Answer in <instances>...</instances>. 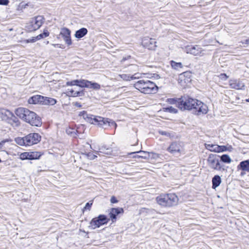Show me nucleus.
<instances>
[{
  "label": "nucleus",
  "instance_id": "f257e3e1",
  "mask_svg": "<svg viewBox=\"0 0 249 249\" xmlns=\"http://www.w3.org/2000/svg\"><path fill=\"white\" fill-rule=\"evenodd\" d=\"M178 107L182 110H192L197 115L206 114L208 111L207 106L200 101L189 97H181L176 103Z\"/></svg>",
  "mask_w": 249,
  "mask_h": 249
},
{
  "label": "nucleus",
  "instance_id": "f03ea898",
  "mask_svg": "<svg viewBox=\"0 0 249 249\" xmlns=\"http://www.w3.org/2000/svg\"><path fill=\"white\" fill-rule=\"evenodd\" d=\"M15 113L21 119L33 126H39L41 125L40 118L27 108L18 107L16 110Z\"/></svg>",
  "mask_w": 249,
  "mask_h": 249
},
{
  "label": "nucleus",
  "instance_id": "7ed1b4c3",
  "mask_svg": "<svg viewBox=\"0 0 249 249\" xmlns=\"http://www.w3.org/2000/svg\"><path fill=\"white\" fill-rule=\"evenodd\" d=\"M80 115L82 116L87 122L91 124L99 125L104 129L109 126H113L115 128L117 127V124L114 121L108 118L88 114L85 111L81 112Z\"/></svg>",
  "mask_w": 249,
  "mask_h": 249
},
{
  "label": "nucleus",
  "instance_id": "20e7f679",
  "mask_svg": "<svg viewBox=\"0 0 249 249\" xmlns=\"http://www.w3.org/2000/svg\"><path fill=\"white\" fill-rule=\"evenodd\" d=\"M134 87L144 94L155 93L158 89L156 85L148 80H139L134 84Z\"/></svg>",
  "mask_w": 249,
  "mask_h": 249
},
{
  "label": "nucleus",
  "instance_id": "39448f33",
  "mask_svg": "<svg viewBox=\"0 0 249 249\" xmlns=\"http://www.w3.org/2000/svg\"><path fill=\"white\" fill-rule=\"evenodd\" d=\"M178 200L175 194H161L156 197L157 202L162 207H170L176 205Z\"/></svg>",
  "mask_w": 249,
  "mask_h": 249
},
{
  "label": "nucleus",
  "instance_id": "423d86ee",
  "mask_svg": "<svg viewBox=\"0 0 249 249\" xmlns=\"http://www.w3.org/2000/svg\"><path fill=\"white\" fill-rule=\"evenodd\" d=\"M41 140V136L36 133L28 134L24 137L15 138V141L17 144L21 146H30L39 142Z\"/></svg>",
  "mask_w": 249,
  "mask_h": 249
},
{
  "label": "nucleus",
  "instance_id": "0eeeda50",
  "mask_svg": "<svg viewBox=\"0 0 249 249\" xmlns=\"http://www.w3.org/2000/svg\"><path fill=\"white\" fill-rule=\"evenodd\" d=\"M44 18L41 16H38L32 19L26 27L29 32L36 31L39 29L44 22Z\"/></svg>",
  "mask_w": 249,
  "mask_h": 249
},
{
  "label": "nucleus",
  "instance_id": "6e6552de",
  "mask_svg": "<svg viewBox=\"0 0 249 249\" xmlns=\"http://www.w3.org/2000/svg\"><path fill=\"white\" fill-rule=\"evenodd\" d=\"M0 118L2 121L10 124L15 122L16 119V117L11 111L4 108H0Z\"/></svg>",
  "mask_w": 249,
  "mask_h": 249
},
{
  "label": "nucleus",
  "instance_id": "1a4fd4ad",
  "mask_svg": "<svg viewBox=\"0 0 249 249\" xmlns=\"http://www.w3.org/2000/svg\"><path fill=\"white\" fill-rule=\"evenodd\" d=\"M43 153L37 151H29L21 153L19 155V158L21 160H34L39 159Z\"/></svg>",
  "mask_w": 249,
  "mask_h": 249
},
{
  "label": "nucleus",
  "instance_id": "9d476101",
  "mask_svg": "<svg viewBox=\"0 0 249 249\" xmlns=\"http://www.w3.org/2000/svg\"><path fill=\"white\" fill-rule=\"evenodd\" d=\"M208 164L209 167L214 170H220L221 166L220 162L216 155L210 154L207 159Z\"/></svg>",
  "mask_w": 249,
  "mask_h": 249
},
{
  "label": "nucleus",
  "instance_id": "9b49d317",
  "mask_svg": "<svg viewBox=\"0 0 249 249\" xmlns=\"http://www.w3.org/2000/svg\"><path fill=\"white\" fill-rule=\"evenodd\" d=\"M108 219L105 215H100L97 218H93L90 222V225L93 229L99 228L100 226L107 224Z\"/></svg>",
  "mask_w": 249,
  "mask_h": 249
},
{
  "label": "nucleus",
  "instance_id": "f8f14e48",
  "mask_svg": "<svg viewBox=\"0 0 249 249\" xmlns=\"http://www.w3.org/2000/svg\"><path fill=\"white\" fill-rule=\"evenodd\" d=\"M142 46L149 50H155L157 47V42L153 38L145 37L142 40Z\"/></svg>",
  "mask_w": 249,
  "mask_h": 249
},
{
  "label": "nucleus",
  "instance_id": "ddd939ff",
  "mask_svg": "<svg viewBox=\"0 0 249 249\" xmlns=\"http://www.w3.org/2000/svg\"><path fill=\"white\" fill-rule=\"evenodd\" d=\"M183 150L180 142H174L172 143L167 149V150L173 155L180 154Z\"/></svg>",
  "mask_w": 249,
  "mask_h": 249
},
{
  "label": "nucleus",
  "instance_id": "4468645a",
  "mask_svg": "<svg viewBox=\"0 0 249 249\" xmlns=\"http://www.w3.org/2000/svg\"><path fill=\"white\" fill-rule=\"evenodd\" d=\"M202 51V48L198 45H189L185 47V52L194 55H199Z\"/></svg>",
  "mask_w": 249,
  "mask_h": 249
},
{
  "label": "nucleus",
  "instance_id": "2eb2a0df",
  "mask_svg": "<svg viewBox=\"0 0 249 249\" xmlns=\"http://www.w3.org/2000/svg\"><path fill=\"white\" fill-rule=\"evenodd\" d=\"M71 31L67 28H63L61 29L60 35H61L66 44L68 46L71 45Z\"/></svg>",
  "mask_w": 249,
  "mask_h": 249
},
{
  "label": "nucleus",
  "instance_id": "dca6fc26",
  "mask_svg": "<svg viewBox=\"0 0 249 249\" xmlns=\"http://www.w3.org/2000/svg\"><path fill=\"white\" fill-rule=\"evenodd\" d=\"M205 147L207 149L216 153L225 151L227 148L225 146H220L217 144H205Z\"/></svg>",
  "mask_w": 249,
  "mask_h": 249
},
{
  "label": "nucleus",
  "instance_id": "f3484780",
  "mask_svg": "<svg viewBox=\"0 0 249 249\" xmlns=\"http://www.w3.org/2000/svg\"><path fill=\"white\" fill-rule=\"evenodd\" d=\"M124 213V210L123 208H112L110 212L109 213V217L113 223L116 221L117 219V216L120 213Z\"/></svg>",
  "mask_w": 249,
  "mask_h": 249
},
{
  "label": "nucleus",
  "instance_id": "a211bd4d",
  "mask_svg": "<svg viewBox=\"0 0 249 249\" xmlns=\"http://www.w3.org/2000/svg\"><path fill=\"white\" fill-rule=\"evenodd\" d=\"M44 96L39 95H36L30 97L28 99V103L30 104H42Z\"/></svg>",
  "mask_w": 249,
  "mask_h": 249
},
{
  "label": "nucleus",
  "instance_id": "6ab92c4d",
  "mask_svg": "<svg viewBox=\"0 0 249 249\" xmlns=\"http://www.w3.org/2000/svg\"><path fill=\"white\" fill-rule=\"evenodd\" d=\"M139 74L138 73H135L133 75H130V74H119V77L122 79L124 80L125 81H130L131 80L138 78L139 76H138Z\"/></svg>",
  "mask_w": 249,
  "mask_h": 249
},
{
  "label": "nucleus",
  "instance_id": "aec40b11",
  "mask_svg": "<svg viewBox=\"0 0 249 249\" xmlns=\"http://www.w3.org/2000/svg\"><path fill=\"white\" fill-rule=\"evenodd\" d=\"M221 183V178L218 175L214 176L212 178V188L215 189Z\"/></svg>",
  "mask_w": 249,
  "mask_h": 249
},
{
  "label": "nucleus",
  "instance_id": "412c9836",
  "mask_svg": "<svg viewBox=\"0 0 249 249\" xmlns=\"http://www.w3.org/2000/svg\"><path fill=\"white\" fill-rule=\"evenodd\" d=\"M88 33V30L85 28H82L76 31L74 36L77 38H81L85 36Z\"/></svg>",
  "mask_w": 249,
  "mask_h": 249
},
{
  "label": "nucleus",
  "instance_id": "4be33fe9",
  "mask_svg": "<svg viewBox=\"0 0 249 249\" xmlns=\"http://www.w3.org/2000/svg\"><path fill=\"white\" fill-rule=\"evenodd\" d=\"M56 103V100L53 98L44 97L42 105H54Z\"/></svg>",
  "mask_w": 249,
  "mask_h": 249
},
{
  "label": "nucleus",
  "instance_id": "5701e85b",
  "mask_svg": "<svg viewBox=\"0 0 249 249\" xmlns=\"http://www.w3.org/2000/svg\"><path fill=\"white\" fill-rule=\"evenodd\" d=\"M239 168L243 171L249 172V161L248 160L241 161L238 166V168Z\"/></svg>",
  "mask_w": 249,
  "mask_h": 249
},
{
  "label": "nucleus",
  "instance_id": "b1692460",
  "mask_svg": "<svg viewBox=\"0 0 249 249\" xmlns=\"http://www.w3.org/2000/svg\"><path fill=\"white\" fill-rule=\"evenodd\" d=\"M136 153H143V154H147L149 157H151L152 158H154L157 159L160 157V156L158 154L154 153H149L143 151H140L136 152H133L130 153V154Z\"/></svg>",
  "mask_w": 249,
  "mask_h": 249
},
{
  "label": "nucleus",
  "instance_id": "393cba45",
  "mask_svg": "<svg viewBox=\"0 0 249 249\" xmlns=\"http://www.w3.org/2000/svg\"><path fill=\"white\" fill-rule=\"evenodd\" d=\"M67 94L69 96L76 97L78 96L80 92L78 91L74 90L72 89H68L67 90Z\"/></svg>",
  "mask_w": 249,
  "mask_h": 249
},
{
  "label": "nucleus",
  "instance_id": "a878e982",
  "mask_svg": "<svg viewBox=\"0 0 249 249\" xmlns=\"http://www.w3.org/2000/svg\"><path fill=\"white\" fill-rule=\"evenodd\" d=\"M88 85L89 87H88V88L96 90L100 89V85L97 83L89 81Z\"/></svg>",
  "mask_w": 249,
  "mask_h": 249
},
{
  "label": "nucleus",
  "instance_id": "bb28decb",
  "mask_svg": "<svg viewBox=\"0 0 249 249\" xmlns=\"http://www.w3.org/2000/svg\"><path fill=\"white\" fill-rule=\"evenodd\" d=\"M221 160L225 163H230L231 161V160L230 156L227 154H224L220 157Z\"/></svg>",
  "mask_w": 249,
  "mask_h": 249
},
{
  "label": "nucleus",
  "instance_id": "cd10ccee",
  "mask_svg": "<svg viewBox=\"0 0 249 249\" xmlns=\"http://www.w3.org/2000/svg\"><path fill=\"white\" fill-rule=\"evenodd\" d=\"M89 83V81L87 80H79V85L78 86L82 87V88H88V87H89L88 85Z\"/></svg>",
  "mask_w": 249,
  "mask_h": 249
},
{
  "label": "nucleus",
  "instance_id": "c85d7f7f",
  "mask_svg": "<svg viewBox=\"0 0 249 249\" xmlns=\"http://www.w3.org/2000/svg\"><path fill=\"white\" fill-rule=\"evenodd\" d=\"M231 87L232 88L235 89H241L243 86H241L239 82H237V81H233L230 84Z\"/></svg>",
  "mask_w": 249,
  "mask_h": 249
},
{
  "label": "nucleus",
  "instance_id": "c756f323",
  "mask_svg": "<svg viewBox=\"0 0 249 249\" xmlns=\"http://www.w3.org/2000/svg\"><path fill=\"white\" fill-rule=\"evenodd\" d=\"M49 35V33L47 30H44V32L42 34H40L39 35L36 36V38H37V40H40L41 38H45Z\"/></svg>",
  "mask_w": 249,
  "mask_h": 249
},
{
  "label": "nucleus",
  "instance_id": "7c9ffc66",
  "mask_svg": "<svg viewBox=\"0 0 249 249\" xmlns=\"http://www.w3.org/2000/svg\"><path fill=\"white\" fill-rule=\"evenodd\" d=\"M111 152V150L109 148L106 149L104 146H102L99 148V151H96L95 153L97 154L98 152L109 154Z\"/></svg>",
  "mask_w": 249,
  "mask_h": 249
},
{
  "label": "nucleus",
  "instance_id": "2f4dec72",
  "mask_svg": "<svg viewBox=\"0 0 249 249\" xmlns=\"http://www.w3.org/2000/svg\"><path fill=\"white\" fill-rule=\"evenodd\" d=\"M171 66L173 68L175 69H178V68H181L182 67V65L181 63H177L175 61H171Z\"/></svg>",
  "mask_w": 249,
  "mask_h": 249
},
{
  "label": "nucleus",
  "instance_id": "473e14b6",
  "mask_svg": "<svg viewBox=\"0 0 249 249\" xmlns=\"http://www.w3.org/2000/svg\"><path fill=\"white\" fill-rule=\"evenodd\" d=\"M79 85V80H74L71 81H68L66 83L67 86H78Z\"/></svg>",
  "mask_w": 249,
  "mask_h": 249
},
{
  "label": "nucleus",
  "instance_id": "72a5a7b5",
  "mask_svg": "<svg viewBox=\"0 0 249 249\" xmlns=\"http://www.w3.org/2000/svg\"><path fill=\"white\" fill-rule=\"evenodd\" d=\"M165 109L167 111L170 113H176L178 112L177 109L173 107H169L165 108Z\"/></svg>",
  "mask_w": 249,
  "mask_h": 249
},
{
  "label": "nucleus",
  "instance_id": "f704fd0d",
  "mask_svg": "<svg viewBox=\"0 0 249 249\" xmlns=\"http://www.w3.org/2000/svg\"><path fill=\"white\" fill-rule=\"evenodd\" d=\"M92 205V201H90L86 203L85 207L84 208V211L85 210H90V208Z\"/></svg>",
  "mask_w": 249,
  "mask_h": 249
},
{
  "label": "nucleus",
  "instance_id": "c9c22d12",
  "mask_svg": "<svg viewBox=\"0 0 249 249\" xmlns=\"http://www.w3.org/2000/svg\"><path fill=\"white\" fill-rule=\"evenodd\" d=\"M159 133L160 134H161V135L165 136L166 137H170V133L167 132H166V131H162V130H159Z\"/></svg>",
  "mask_w": 249,
  "mask_h": 249
},
{
  "label": "nucleus",
  "instance_id": "e433bc0d",
  "mask_svg": "<svg viewBox=\"0 0 249 249\" xmlns=\"http://www.w3.org/2000/svg\"><path fill=\"white\" fill-rule=\"evenodd\" d=\"M37 40V38H36V37H33L31 39H28L26 40L25 42H26V43H31V42H35Z\"/></svg>",
  "mask_w": 249,
  "mask_h": 249
},
{
  "label": "nucleus",
  "instance_id": "4c0bfd02",
  "mask_svg": "<svg viewBox=\"0 0 249 249\" xmlns=\"http://www.w3.org/2000/svg\"><path fill=\"white\" fill-rule=\"evenodd\" d=\"M9 2L8 0H0V5H7Z\"/></svg>",
  "mask_w": 249,
  "mask_h": 249
},
{
  "label": "nucleus",
  "instance_id": "58836bf2",
  "mask_svg": "<svg viewBox=\"0 0 249 249\" xmlns=\"http://www.w3.org/2000/svg\"><path fill=\"white\" fill-rule=\"evenodd\" d=\"M142 154V155H137V156H135L134 157L135 158H143V159H146L147 158V157L145 155H147V154H143V153H141Z\"/></svg>",
  "mask_w": 249,
  "mask_h": 249
},
{
  "label": "nucleus",
  "instance_id": "ea45409f",
  "mask_svg": "<svg viewBox=\"0 0 249 249\" xmlns=\"http://www.w3.org/2000/svg\"><path fill=\"white\" fill-rule=\"evenodd\" d=\"M110 202L112 203H116L118 201L114 196H112L110 199Z\"/></svg>",
  "mask_w": 249,
  "mask_h": 249
},
{
  "label": "nucleus",
  "instance_id": "a19ab883",
  "mask_svg": "<svg viewBox=\"0 0 249 249\" xmlns=\"http://www.w3.org/2000/svg\"><path fill=\"white\" fill-rule=\"evenodd\" d=\"M89 157L90 160H94L97 157L96 155H93V154H89Z\"/></svg>",
  "mask_w": 249,
  "mask_h": 249
},
{
  "label": "nucleus",
  "instance_id": "79ce46f5",
  "mask_svg": "<svg viewBox=\"0 0 249 249\" xmlns=\"http://www.w3.org/2000/svg\"><path fill=\"white\" fill-rule=\"evenodd\" d=\"M243 44H249V38L247 39H246L244 42H242Z\"/></svg>",
  "mask_w": 249,
  "mask_h": 249
},
{
  "label": "nucleus",
  "instance_id": "37998d69",
  "mask_svg": "<svg viewBox=\"0 0 249 249\" xmlns=\"http://www.w3.org/2000/svg\"><path fill=\"white\" fill-rule=\"evenodd\" d=\"M184 75H186L187 76H190L191 75V73L189 72L186 71V72H184Z\"/></svg>",
  "mask_w": 249,
  "mask_h": 249
},
{
  "label": "nucleus",
  "instance_id": "c03bdc74",
  "mask_svg": "<svg viewBox=\"0 0 249 249\" xmlns=\"http://www.w3.org/2000/svg\"><path fill=\"white\" fill-rule=\"evenodd\" d=\"M129 57H130V56H128L127 58H126V57H124V58L122 59L121 62H123L125 60H126L127 59L129 58Z\"/></svg>",
  "mask_w": 249,
  "mask_h": 249
},
{
  "label": "nucleus",
  "instance_id": "a18cd8bd",
  "mask_svg": "<svg viewBox=\"0 0 249 249\" xmlns=\"http://www.w3.org/2000/svg\"><path fill=\"white\" fill-rule=\"evenodd\" d=\"M75 106L78 107H81L80 104L79 103H75Z\"/></svg>",
  "mask_w": 249,
  "mask_h": 249
},
{
  "label": "nucleus",
  "instance_id": "49530a36",
  "mask_svg": "<svg viewBox=\"0 0 249 249\" xmlns=\"http://www.w3.org/2000/svg\"><path fill=\"white\" fill-rule=\"evenodd\" d=\"M247 101L249 102V99L248 100H247Z\"/></svg>",
  "mask_w": 249,
  "mask_h": 249
}]
</instances>
